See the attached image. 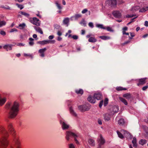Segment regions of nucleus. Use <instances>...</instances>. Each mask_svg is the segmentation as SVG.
I'll return each instance as SVG.
<instances>
[{"label":"nucleus","mask_w":148,"mask_h":148,"mask_svg":"<svg viewBox=\"0 0 148 148\" xmlns=\"http://www.w3.org/2000/svg\"><path fill=\"white\" fill-rule=\"evenodd\" d=\"M92 35L91 34H90L87 35L86 36L87 38H89L88 39V41L90 42H94L97 41V39L94 37H92Z\"/></svg>","instance_id":"nucleus-8"},{"label":"nucleus","mask_w":148,"mask_h":148,"mask_svg":"<svg viewBox=\"0 0 148 148\" xmlns=\"http://www.w3.org/2000/svg\"><path fill=\"white\" fill-rule=\"evenodd\" d=\"M81 15L79 14H77L75 15L74 17L75 19H77L80 17H81Z\"/></svg>","instance_id":"nucleus-46"},{"label":"nucleus","mask_w":148,"mask_h":148,"mask_svg":"<svg viewBox=\"0 0 148 148\" xmlns=\"http://www.w3.org/2000/svg\"><path fill=\"white\" fill-rule=\"evenodd\" d=\"M30 42H29V44L30 45H32L34 44L33 41L34 39L32 38H29Z\"/></svg>","instance_id":"nucleus-38"},{"label":"nucleus","mask_w":148,"mask_h":148,"mask_svg":"<svg viewBox=\"0 0 148 148\" xmlns=\"http://www.w3.org/2000/svg\"><path fill=\"white\" fill-rule=\"evenodd\" d=\"M78 108V109L82 112L88 111L90 109V107L88 104L79 106Z\"/></svg>","instance_id":"nucleus-6"},{"label":"nucleus","mask_w":148,"mask_h":148,"mask_svg":"<svg viewBox=\"0 0 148 148\" xmlns=\"http://www.w3.org/2000/svg\"><path fill=\"white\" fill-rule=\"evenodd\" d=\"M116 89L117 90H126V89L125 88H123L121 87H118L116 88Z\"/></svg>","instance_id":"nucleus-42"},{"label":"nucleus","mask_w":148,"mask_h":148,"mask_svg":"<svg viewBox=\"0 0 148 148\" xmlns=\"http://www.w3.org/2000/svg\"><path fill=\"white\" fill-rule=\"evenodd\" d=\"M132 143L133 144V146L134 147H136L137 146L136 143V139L135 138H134L133 140L132 141Z\"/></svg>","instance_id":"nucleus-27"},{"label":"nucleus","mask_w":148,"mask_h":148,"mask_svg":"<svg viewBox=\"0 0 148 148\" xmlns=\"http://www.w3.org/2000/svg\"><path fill=\"white\" fill-rule=\"evenodd\" d=\"M69 22V19L68 18H65L63 21V23L64 24L66 25L67 26H68Z\"/></svg>","instance_id":"nucleus-22"},{"label":"nucleus","mask_w":148,"mask_h":148,"mask_svg":"<svg viewBox=\"0 0 148 148\" xmlns=\"http://www.w3.org/2000/svg\"><path fill=\"white\" fill-rule=\"evenodd\" d=\"M12 46L11 45H6L3 47V48L7 51L10 50L12 49Z\"/></svg>","instance_id":"nucleus-20"},{"label":"nucleus","mask_w":148,"mask_h":148,"mask_svg":"<svg viewBox=\"0 0 148 148\" xmlns=\"http://www.w3.org/2000/svg\"><path fill=\"white\" fill-rule=\"evenodd\" d=\"M50 41L49 40H45L42 41H39L38 42V43L40 45H45L49 43Z\"/></svg>","instance_id":"nucleus-16"},{"label":"nucleus","mask_w":148,"mask_h":148,"mask_svg":"<svg viewBox=\"0 0 148 148\" xmlns=\"http://www.w3.org/2000/svg\"><path fill=\"white\" fill-rule=\"evenodd\" d=\"M31 23L33 24L38 26L40 25V22L39 19L36 17H34L30 20Z\"/></svg>","instance_id":"nucleus-7"},{"label":"nucleus","mask_w":148,"mask_h":148,"mask_svg":"<svg viewBox=\"0 0 148 148\" xmlns=\"http://www.w3.org/2000/svg\"><path fill=\"white\" fill-rule=\"evenodd\" d=\"M25 26V25L24 23H23L22 24H20L19 25L18 27H17L20 29H23Z\"/></svg>","instance_id":"nucleus-29"},{"label":"nucleus","mask_w":148,"mask_h":148,"mask_svg":"<svg viewBox=\"0 0 148 148\" xmlns=\"http://www.w3.org/2000/svg\"><path fill=\"white\" fill-rule=\"evenodd\" d=\"M117 133L119 137L121 138L122 139L124 138L123 136V135L122 134L124 135L125 137L127 138H132L131 134L127 131L124 130H121V132L117 131Z\"/></svg>","instance_id":"nucleus-5"},{"label":"nucleus","mask_w":148,"mask_h":148,"mask_svg":"<svg viewBox=\"0 0 148 148\" xmlns=\"http://www.w3.org/2000/svg\"><path fill=\"white\" fill-rule=\"evenodd\" d=\"M56 5H57V7L59 9H60L62 8V7L61 6L60 4H58L57 3H56Z\"/></svg>","instance_id":"nucleus-49"},{"label":"nucleus","mask_w":148,"mask_h":148,"mask_svg":"<svg viewBox=\"0 0 148 148\" xmlns=\"http://www.w3.org/2000/svg\"><path fill=\"white\" fill-rule=\"evenodd\" d=\"M50 42H49V43H55V41L54 40H50Z\"/></svg>","instance_id":"nucleus-60"},{"label":"nucleus","mask_w":148,"mask_h":148,"mask_svg":"<svg viewBox=\"0 0 148 148\" xmlns=\"http://www.w3.org/2000/svg\"><path fill=\"white\" fill-rule=\"evenodd\" d=\"M89 26L91 28H93L94 27L93 24L92 23L90 22L88 24Z\"/></svg>","instance_id":"nucleus-48"},{"label":"nucleus","mask_w":148,"mask_h":148,"mask_svg":"<svg viewBox=\"0 0 148 148\" xmlns=\"http://www.w3.org/2000/svg\"><path fill=\"white\" fill-rule=\"evenodd\" d=\"M75 92L77 94L82 95L83 93V91L82 89H80L79 90H76Z\"/></svg>","instance_id":"nucleus-33"},{"label":"nucleus","mask_w":148,"mask_h":148,"mask_svg":"<svg viewBox=\"0 0 148 148\" xmlns=\"http://www.w3.org/2000/svg\"><path fill=\"white\" fill-rule=\"evenodd\" d=\"M123 96L127 99H129L131 97L130 94L129 93L125 94L123 95Z\"/></svg>","instance_id":"nucleus-37"},{"label":"nucleus","mask_w":148,"mask_h":148,"mask_svg":"<svg viewBox=\"0 0 148 148\" xmlns=\"http://www.w3.org/2000/svg\"><path fill=\"white\" fill-rule=\"evenodd\" d=\"M106 3L107 4H110L112 6H115L116 4V0H106Z\"/></svg>","instance_id":"nucleus-10"},{"label":"nucleus","mask_w":148,"mask_h":148,"mask_svg":"<svg viewBox=\"0 0 148 148\" xmlns=\"http://www.w3.org/2000/svg\"><path fill=\"white\" fill-rule=\"evenodd\" d=\"M99 38L103 40H108L110 39V38L109 37L106 36H100Z\"/></svg>","instance_id":"nucleus-30"},{"label":"nucleus","mask_w":148,"mask_h":148,"mask_svg":"<svg viewBox=\"0 0 148 148\" xmlns=\"http://www.w3.org/2000/svg\"><path fill=\"white\" fill-rule=\"evenodd\" d=\"M71 137L74 138L75 143L77 144L78 145L79 144V143L77 139V138H78L79 137V136L78 135L76 134L71 132H67L66 136V140L68 141L69 140L70 138Z\"/></svg>","instance_id":"nucleus-4"},{"label":"nucleus","mask_w":148,"mask_h":148,"mask_svg":"<svg viewBox=\"0 0 148 148\" xmlns=\"http://www.w3.org/2000/svg\"><path fill=\"white\" fill-rule=\"evenodd\" d=\"M118 123L120 125H123L124 123V120L123 119H120L118 121Z\"/></svg>","instance_id":"nucleus-41"},{"label":"nucleus","mask_w":148,"mask_h":148,"mask_svg":"<svg viewBox=\"0 0 148 148\" xmlns=\"http://www.w3.org/2000/svg\"><path fill=\"white\" fill-rule=\"evenodd\" d=\"M148 88V86H144L143 88V90H146L147 88Z\"/></svg>","instance_id":"nucleus-57"},{"label":"nucleus","mask_w":148,"mask_h":148,"mask_svg":"<svg viewBox=\"0 0 148 148\" xmlns=\"http://www.w3.org/2000/svg\"><path fill=\"white\" fill-rule=\"evenodd\" d=\"M146 143L147 141L145 140L144 139H141L139 142V144L142 145H144Z\"/></svg>","instance_id":"nucleus-28"},{"label":"nucleus","mask_w":148,"mask_h":148,"mask_svg":"<svg viewBox=\"0 0 148 148\" xmlns=\"http://www.w3.org/2000/svg\"><path fill=\"white\" fill-rule=\"evenodd\" d=\"M17 31V30L16 29H15V28H13V29H12L11 30L10 32H14V31Z\"/></svg>","instance_id":"nucleus-53"},{"label":"nucleus","mask_w":148,"mask_h":148,"mask_svg":"<svg viewBox=\"0 0 148 148\" xmlns=\"http://www.w3.org/2000/svg\"><path fill=\"white\" fill-rule=\"evenodd\" d=\"M16 5H17L18 7L21 10L23 8V6L22 5H19L18 4H16Z\"/></svg>","instance_id":"nucleus-47"},{"label":"nucleus","mask_w":148,"mask_h":148,"mask_svg":"<svg viewBox=\"0 0 148 148\" xmlns=\"http://www.w3.org/2000/svg\"><path fill=\"white\" fill-rule=\"evenodd\" d=\"M96 26L98 28L104 29L105 28V26H104L103 25L100 24H97L96 25Z\"/></svg>","instance_id":"nucleus-35"},{"label":"nucleus","mask_w":148,"mask_h":148,"mask_svg":"<svg viewBox=\"0 0 148 148\" xmlns=\"http://www.w3.org/2000/svg\"><path fill=\"white\" fill-rule=\"evenodd\" d=\"M0 134L3 135L2 137L0 138V148H6L9 144L8 139L9 135L8 132L2 126H0Z\"/></svg>","instance_id":"nucleus-2"},{"label":"nucleus","mask_w":148,"mask_h":148,"mask_svg":"<svg viewBox=\"0 0 148 148\" xmlns=\"http://www.w3.org/2000/svg\"><path fill=\"white\" fill-rule=\"evenodd\" d=\"M7 129L8 132L14 137L13 142L15 144L16 148H21L20 141L18 137L15 136V131L11 123H9L8 124Z\"/></svg>","instance_id":"nucleus-3"},{"label":"nucleus","mask_w":148,"mask_h":148,"mask_svg":"<svg viewBox=\"0 0 148 148\" xmlns=\"http://www.w3.org/2000/svg\"><path fill=\"white\" fill-rule=\"evenodd\" d=\"M120 99L121 101L123 102L125 105H127V102L125 99L123 98L120 97Z\"/></svg>","instance_id":"nucleus-34"},{"label":"nucleus","mask_w":148,"mask_h":148,"mask_svg":"<svg viewBox=\"0 0 148 148\" xmlns=\"http://www.w3.org/2000/svg\"><path fill=\"white\" fill-rule=\"evenodd\" d=\"M111 116L108 114H106L104 116V119L105 121H108L110 119Z\"/></svg>","instance_id":"nucleus-21"},{"label":"nucleus","mask_w":148,"mask_h":148,"mask_svg":"<svg viewBox=\"0 0 148 148\" xmlns=\"http://www.w3.org/2000/svg\"><path fill=\"white\" fill-rule=\"evenodd\" d=\"M68 38H70V37H71L74 39L76 40L78 38V36L76 35H74L72 36L71 34H69L68 36Z\"/></svg>","instance_id":"nucleus-31"},{"label":"nucleus","mask_w":148,"mask_h":148,"mask_svg":"<svg viewBox=\"0 0 148 148\" xmlns=\"http://www.w3.org/2000/svg\"><path fill=\"white\" fill-rule=\"evenodd\" d=\"M60 123L62 124V128L63 130L67 129L68 128L69 126L67 125L64 121L63 120H61L60 121Z\"/></svg>","instance_id":"nucleus-12"},{"label":"nucleus","mask_w":148,"mask_h":148,"mask_svg":"<svg viewBox=\"0 0 148 148\" xmlns=\"http://www.w3.org/2000/svg\"><path fill=\"white\" fill-rule=\"evenodd\" d=\"M81 33L82 34H84L85 33V31L84 30H82L81 31Z\"/></svg>","instance_id":"nucleus-58"},{"label":"nucleus","mask_w":148,"mask_h":148,"mask_svg":"<svg viewBox=\"0 0 148 148\" xmlns=\"http://www.w3.org/2000/svg\"><path fill=\"white\" fill-rule=\"evenodd\" d=\"M127 27H125L123 28V34L126 35H129V34L128 33H126L125 32L127 30Z\"/></svg>","instance_id":"nucleus-25"},{"label":"nucleus","mask_w":148,"mask_h":148,"mask_svg":"<svg viewBox=\"0 0 148 148\" xmlns=\"http://www.w3.org/2000/svg\"><path fill=\"white\" fill-rule=\"evenodd\" d=\"M53 38H54V36L53 35H51V36H49V38L50 40L52 39Z\"/></svg>","instance_id":"nucleus-55"},{"label":"nucleus","mask_w":148,"mask_h":148,"mask_svg":"<svg viewBox=\"0 0 148 148\" xmlns=\"http://www.w3.org/2000/svg\"><path fill=\"white\" fill-rule=\"evenodd\" d=\"M69 148H75V146L74 144L71 143L68 145Z\"/></svg>","instance_id":"nucleus-44"},{"label":"nucleus","mask_w":148,"mask_h":148,"mask_svg":"<svg viewBox=\"0 0 148 148\" xmlns=\"http://www.w3.org/2000/svg\"><path fill=\"white\" fill-rule=\"evenodd\" d=\"M19 13L25 16H26L27 17H28L29 16V15L28 14H27L25 12L21 11V12H19Z\"/></svg>","instance_id":"nucleus-36"},{"label":"nucleus","mask_w":148,"mask_h":148,"mask_svg":"<svg viewBox=\"0 0 148 148\" xmlns=\"http://www.w3.org/2000/svg\"><path fill=\"white\" fill-rule=\"evenodd\" d=\"M130 35L132 37H134L135 36V34L134 33H131Z\"/></svg>","instance_id":"nucleus-63"},{"label":"nucleus","mask_w":148,"mask_h":148,"mask_svg":"<svg viewBox=\"0 0 148 148\" xmlns=\"http://www.w3.org/2000/svg\"><path fill=\"white\" fill-rule=\"evenodd\" d=\"M103 101H100V102L99 103V106L100 108L103 105Z\"/></svg>","instance_id":"nucleus-51"},{"label":"nucleus","mask_w":148,"mask_h":148,"mask_svg":"<svg viewBox=\"0 0 148 148\" xmlns=\"http://www.w3.org/2000/svg\"><path fill=\"white\" fill-rule=\"evenodd\" d=\"M57 34L58 35L60 36L62 35V33L60 31H58V32Z\"/></svg>","instance_id":"nucleus-62"},{"label":"nucleus","mask_w":148,"mask_h":148,"mask_svg":"<svg viewBox=\"0 0 148 148\" xmlns=\"http://www.w3.org/2000/svg\"><path fill=\"white\" fill-rule=\"evenodd\" d=\"M111 109L114 113L117 112L119 110V108L117 106H114Z\"/></svg>","instance_id":"nucleus-18"},{"label":"nucleus","mask_w":148,"mask_h":148,"mask_svg":"<svg viewBox=\"0 0 148 148\" xmlns=\"http://www.w3.org/2000/svg\"><path fill=\"white\" fill-rule=\"evenodd\" d=\"M71 32V30H69L68 31V32L67 33H66V36H67L68 35L70 34Z\"/></svg>","instance_id":"nucleus-52"},{"label":"nucleus","mask_w":148,"mask_h":148,"mask_svg":"<svg viewBox=\"0 0 148 148\" xmlns=\"http://www.w3.org/2000/svg\"><path fill=\"white\" fill-rule=\"evenodd\" d=\"M69 110L71 114L74 116H77V114L74 112V111L73 110L72 107H70L69 108Z\"/></svg>","instance_id":"nucleus-23"},{"label":"nucleus","mask_w":148,"mask_h":148,"mask_svg":"<svg viewBox=\"0 0 148 148\" xmlns=\"http://www.w3.org/2000/svg\"><path fill=\"white\" fill-rule=\"evenodd\" d=\"M104 29H106L108 31H112V28L109 27H105V28Z\"/></svg>","instance_id":"nucleus-39"},{"label":"nucleus","mask_w":148,"mask_h":148,"mask_svg":"<svg viewBox=\"0 0 148 148\" xmlns=\"http://www.w3.org/2000/svg\"><path fill=\"white\" fill-rule=\"evenodd\" d=\"M0 33L2 35H4L5 34V32H4L3 31H1L0 32Z\"/></svg>","instance_id":"nucleus-54"},{"label":"nucleus","mask_w":148,"mask_h":148,"mask_svg":"<svg viewBox=\"0 0 148 148\" xmlns=\"http://www.w3.org/2000/svg\"><path fill=\"white\" fill-rule=\"evenodd\" d=\"M62 39V38L60 37H58V40L59 41H60V40H61Z\"/></svg>","instance_id":"nucleus-64"},{"label":"nucleus","mask_w":148,"mask_h":148,"mask_svg":"<svg viewBox=\"0 0 148 148\" xmlns=\"http://www.w3.org/2000/svg\"><path fill=\"white\" fill-rule=\"evenodd\" d=\"M145 25L147 27L148 26V21H146L145 23Z\"/></svg>","instance_id":"nucleus-56"},{"label":"nucleus","mask_w":148,"mask_h":148,"mask_svg":"<svg viewBox=\"0 0 148 148\" xmlns=\"http://www.w3.org/2000/svg\"><path fill=\"white\" fill-rule=\"evenodd\" d=\"M147 10H148V6L140 9L139 10V12H144Z\"/></svg>","instance_id":"nucleus-32"},{"label":"nucleus","mask_w":148,"mask_h":148,"mask_svg":"<svg viewBox=\"0 0 148 148\" xmlns=\"http://www.w3.org/2000/svg\"><path fill=\"white\" fill-rule=\"evenodd\" d=\"M125 16L126 17V18L133 17L134 16H136L134 18L132 19L130 22H129L128 23H127V25H128L130 24L131 23L134 21V19H135V18H137L138 17V16H136V14H127Z\"/></svg>","instance_id":"nucleus-11"},{"label":"nucleus","mask_w":148,"mask_h":148,"mask_svg":"<svg viewBox=\"0 0 148 148\" xmlns=\"http://www.w3.org/2000/svg\"><path fill=\"white\" fill-rule=\"evenodd\" d=\"M88 100L89 102L92 103H94L95 102L94 97H91L90 96H89L88 98Z\"/></svg>","instance_id":"nucleus-14"},{"label":"nucleus","mask_w":148,"mask_h":148,"mask_svg":"<svg viewBox=\"0 0 148 148\" xmlns=\"http://www.w3.org/2000/svg\"><path fill=\"white\" fill-rule=\"evenodd\" d=\"M113 14L114 16L116 18H120L121 16V14L119 11H114L113 12Z\"/></svg>","instance_id":"nucleus-13"},{"label":"nucleus","mask_w":148,"mask_h":148,"mask_svg":"<svg viewBox=\"0 0 148 148\" xmlns=\"http://www.w3.org/2000/svg\"><path fill=\"white\" fill-rule=\"evenodd\" d=\"M19 105L18 103L14 102L13 103H8L5 105L6 109H10L9 113V117L10 118H14L17 115L19 111Z\"/></svg>","instance_id":"nucleus-1"},{"label":"nucleus","mask_w":148,"mask_h":148,"mask_svg":"<svg viewBox=\"0 0 148 148\" xmlns=\"http://www.w3.org/2000/svg\"><path fill=\"white\" fill-rule=\"evenodd\" d=\"M88 143L90 145L92 146H93L94 145L95 143L94 140L91 139H89L88 140Z\"/></svg>","instance_id":"nucleus-26"},{"label":"nucleus","mask_w":148,"mask_h":148,"mask_svg":"<svg viewBox=\"0 0 148 148\" xmlns=\"http://www.w3.org/2000/svg\"><path fill=\"white\" fill-rule=\"evenodd\" d=\"M24 56L27 57L32 58V55L29 54L24 53Z\"/></svg>","instance_id":"nucleus-40"},{"label":"nucleus","mask_w":148,"mask_h":148,"mask_svg":"<svg viewBox=\"0 0 148 148\" xmlns=\"http://www.w3.org/2000/svg\"><path fill=\"white\" fill-rule=\"evenodd\" d=\"M98 123L99 124H100V125L102 123V121H101V120H98Z\"/></svg>","instance_id":"nucleus-61"},{"label":"nucleus","mask_w":148,"mask_h":148,"mask_svg":"<svg viewBox=\"0 0 148 148\" xmlns=\"http://www.w3.org/2000/svg\"><path fill=\"white\" fill-rule=\"evenodd\" d=\"M108 103V99L106 98L104 100V106H106Z\"/></svg>","instance_id":"nucleus-43"},{"label":"nucleus","mask_w":148,"mask_h":148,"mask_svg":"<svg viewBox=\"0 0 148 148\" xmlns=\"http://www.w3.org/2000/svg\"><path fill=\"white\" fill-rule=\"evenodd\" d=\"M16 45H18V46H24V45L23 44L21 43H17Z\"/></svg>","instance_id":"nucleus-59"},{"label":"nucleus","mask_w":148,"mask_h":148,"mask_svg":"<svg viewBox=\"0 0 148 148\" xmlns=\"http://www.w3.org/2000/svg\"><path fill=\"white\" fill-rule=\"evenodd\" d=\"M139 6H136L132 7L131 11L132 13H134L140 9Z\"/></svg>","instance_id":"nucleus-15"},{"label":"nucleus","mask_w":148,"mask_h":148,"mask_svg":"<svg viewBox=\"0 0 148 148\" xmlns=\"http://www.w3.org/2000/svg\"><path fill=\"white\" fill-rule=\"evenodd\" d=\"M145 78L141 79L139 80V83L138 84V85L139 86L140 85H143L145 83Z\"/></svg>","instance_id":"nucleus-17"},{"label":"nucleus","mask_w":148,"mask_h":148,"mask_svg":"<svg viewBox=\"0 0 148 148\" xmlns=\"http://www.w3.org/2000/svg\"><path fill=\"white\" fill-rule=\"evenodd\" d=\"M34 28L36 30V31L37 32H38L39 33H40L41 34H43V32L41 29L38 27H35Z\"/></svg>","instance_id":"nucleus-24"},{"label":"nucleus","mask_w":148,"mask_h":148,"mask_svg":"<svg viewBox=\"0 0 148 148\" xmlns=\"http://www.w3.org/2000/svg\"><path fill=\"white\" fill-rule=\"evenodd\" d=\"M98 141L99 146L103 145L105 143V140L101 135H99L98 138Z\"/></svg>","instance_id":"nucleus-9"},{"label":"nucleus","mask_w":148,"mask_h":148,"mask_svg":"<svg viewBox=\"0 0 148 148\" xmlns=\"http://www.w3.org/2000/svg\"><path fill=\"white\" fill-rule=\"evenodd\" d=\"M46 50V48H44L43 49H40L39 50V52L40 53H44L45 51Z\"/></svg>","instance_id":"nucleus-45"},{"label":"nucleus","mask_w":148,"mask_h":148,"mask_svg":"<svg viewBox=\"0 0 148 148\" xmlns=\"http://www.w3.org/2000/svg\"><path fill=\"white\" fill-rule=\"evenodd\" d=\"M87 11V10L86 9H84L82 11V13L84 14L86 13Z\"/></svg>","instance_id":"nucleus-50"},{"label":"nucleus","mask_w":148,"mask_h":148,"mask_svg":"<svg viewBox=\"0 0 148 148\" xmlns=\"http://www.w3.org/2000/svg\"><path fill=\"white\" fill-rule=\"evenodd\" d=\"M101 95L100 93L95 94L94 95V97L97 100H99L101 97Z\"/></svg>","instance_id":"nucleus-19"}]
</instances>
